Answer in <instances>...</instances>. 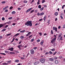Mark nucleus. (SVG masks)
Here are the masks:
<instances>
[{
  "label": "nucleus",
  "instance_id": "nucleus-1",
  "mask_svg": "<svg viewBox=\"0 0 65 65\" xmlns=\"http://www.w3.org/2000/svg\"><path fill=\"white\" fill-rule=\"evenodd\" d=\"M25 25H27V26H30L31 27L32 26V21H27L25 23Z\"/></svg>",
  "mask_w": 65,
  "mask_h": 65
},
{
  "label": "nucleus",
  "instance_id": "nucleus-2",
  "mask_svg": "<svg viewBox=\"0 0 65 65\" xmlns=\"http://www.w3.org/2000/svg\"><path fill=\"white\" fill-rule=\"evenodd\" d=\"M45 61V59L44 58H41L40 60V62H41V63H44Z\"/></svg>",
  "mask_w": 65,
  "mask_h": 65
},
{
  "label": "nucleus",
  "instance_id": "nucleus-3",
  "mask_svg": "<svg viewBox=\"0 0 65 65\" xmlns=\"http://www.w3.org/2000/svg\"><path fill=\"white\" fill-rule=\"evenodd\" d=\"M6 25V23H5L3 24H0V28H2V27H3L4 26H5V25Z\"/></svg>",
  "mask_w": 65,
  "mask_h": 65
},
{
  "label": "nucleus",
  "instance_id": "nucleus-4",
  "mask_svg": "<svg viewBox=\"0 0 65 65\" xmlns=\"http://www.w3.org/2000/svg\"><path fill=\"white\" fill-rule=\"evenodd\" d=\"M30 53L31 54H34V50L32 49L30 50Z\"/></svg>",
  "mask_w": 65,
  "mask_h": 65
},
{
  "label": "nucleus",
  "instance_id": "nucleus-5",
  "mask_svg": "<svg viewBox=\"0 0 65 65\" xmlns=\"http://www.w3.org/2000/svg\"><path fill=\"white\" fill-rule=\"evenodd\" d=\"M32 8H30L29 9H28L26 11V13H27V12H29V11H30V10H32Z\"/></svg>",
  "mask_w": 65,
  "mask_h": 65
},
{
  "label": "nucleus",
  "instance_id": "nucleus-6",
  "mask_svg": "<svg viewBox=\"0 0 65 65\" xmlns=\"http://www.w3.org/2000/svg\"><path fill=\"white\" fill-rule=\"evenodd\" d=\"M53 29L54 30H55L56 32H57V27H53Z\"/></svg>",
  "mask_w": 65,
  "mask_h": 65
},
{
  "label": "nucleus",
  "instance_id": "nucleus-7",
  "mask_svg": "<svg viewBox=\"0 0 65 65\" xmlns=\"http://www.w3.org/2000/svg\"><path fill=\"white\" fill-rule=\"evenodd\" d=\"M22 46H23L22 45H19V46H18V47L19 48V49H20V50H22V48H21V47H22Z\"/></svg>",
  "mask_w": 65,
  "mask_h": 65
},
{
  "label": "nucleus",
  "instance_id": "nucleus-8",
  "mask_svg": "<svg viewBox=\"0 0 65 65\" xmlns=\"http://www.w3.org/2000/svg\"><path fill=\"white\" fill-rule=\"evenodd\" d=\"M56 40V39H55V38H54L51 41V43H53Z\"/></svg>",
  "mask_w": 65,
  "mask_h": 65
},
{
  "label": "nucleus",
  "instance_id": "nucleus-9",
  "mask_svg": "<svg viewBox=\"0 0 65 65\" xmlns=\"http://www.w3.org/2000/svg\"><path fill=\"white\" fill-rule=\"evenodd\" d=\"M8 50H10V51H13V47H11L8 49Z\"/></svg>",
  "mask_w": 65,
  "mask_h": 65
},
{
  "label": "nucleus",
  "instance_id": "nucleus-10",
  "mask_svg": "<svg viewBox=\"0 0 65 65\" xmlns=\"http://www.w3.org/2000/svg\"><path fill=\"white\" fill-rule=\"evenodd\" d=\"M43 42H44V41L43 40H42V41L40 43V44L41 45H42L43 44Z\"/></svg>",
  "mask_w": 65,
  "mask_h": 65
},
{
  "label": "nucleus",
  "instance_id": "nucleus-11",
  "mask_svg": "<svg viewBox=\"0 0 65 65\" xmlns=\"http://www.w3.org/2000/svg\"><path fill=\"white\" fill-rule=\"evenodd\" d=\"M39 61H37L36 62H35L34 63V65H37V64H39Z\"/></svg>",
  "mask_w": 65,
  "mask_h": 65
},
{
  "label": "nucleus",
  "instance_id": "nucleus-12",
  "mask_svg": "<svg viewBox=\"0 0 65 65\" xmlns=\"http://www.w3.org/2000/svg\"><path fill=\"white\" fill-rule=\"evenodd\" d=\"M49 60H50V61H53L54 59V58H49Z\"/></svg>",
  "mask_w": 65,
  "mask_h": 65
},
{
  "label": "nucleus",
  "instance_id": "nucleus-13",
  "mask_svg": "<svg viewBox=\"0 0 65 65\" xmlns=\"http://www.w3.org/2000/svg\"><path fill=\"white\" fill-rule=\"evenodd\" d=\"M55 63L56 64H58V61L57 60H56L55 61Z\"/></svg>",
  "mask_w": 65,
  "mask_h": 65
},
{
  "label": "nucleus",
  "instance_id": "nucleus-14",
  "mask_svg": "<svg viewBox=\"0 0 65 65\" xmlns=\"http://www.w3.org/2000/svg\"><path fill=\"white\" fill-rule=\"evenodd\" d=\"M6 30V29L4 28L2 30H1V32H4V31H5Z\"/></svg>",
  "mask_w": 65,
  "mask_h": 65
},
{
  "label": "nucleus",
  "instance_id": "nucleus-15",
  "mask_svg": "<svg viewBox=\"0 0 65 65\" xmlns=\"http://www.w3.org/2000/svg\"><path fill=\"white\" fill-rule=\"evenodd\" d=\"M55 14L56 16H57V15H58V12H55Z\"/></svg>",
  "mask_w": 65,
  "mask_h": 65
},
{
  "label": "nucleus",
  "instance_id": "nucleus-16",
  "mask_svg": "<svg viewBox=\"0 0 65 65\" xmlns=\"http://www.w3.org/2000/svg\"><path fill=\"white\" fill-rule=\"evenodd\" d=\"M38 8H40V9H41V5H39L38 6Z\"/></svg>",
  "mask_w": 65,
  "mask_h": 65
},
{
  "label": "nucleus",
  "instance_id": "nucleus-17",
  "mask_svg": "<svg viewBox=\"0 0 65 65\" xmlns=\"http://www.w3.org/2000/svg\"><path fill=\"white\" fill-rule=\"evenodd\" d=\"M20 33H18L15 35V36H18V35H19V34H20Z\"/></svg>",
  "mask_w": 65,
  "mask_h": 65
},
{
  "label": "nucleus",
  "instance_id": "nucleus-18",
  "mask_svg": "<svg viewBox=\"0 0 65 65\" xmlns=\"http://www.w3.org/2000/svg\"><path fill=\"white\" fill-rule=\"evenodd\" d=\"M44 13L43 12H42L40 14V15H43Z\"/></svg>",
  "mask_w": 65,
  "mask_h": 65
},
{
  "label": "nucleus",
  "instance_id": "nucleus-19",
  "mask_svg": "<svg viewBox=\"0 0 65 65\" xmlns=\"http://www.w3.org/2000/svg\"><path fill=\"white\" fill-rule=\"evenodd\" d=\"M12 14H15V11H13L11 12Z\"/></svg>",
  "mask_w": 65,
  "mask_h": 65
},
{
  "label": "nucleus",
  "instance_id": "nucleus-20",
  "mask_svg": "<svg viewBox=\"0 0 65 65\" xmlns=\"http://www.w3.org/2000/svg\"><path fill=\"white\" fill-rule=\"evenodd\" d=\"M63 40V37L62 36H61L60 38V40Z\"/></svg>",
  "mask_w": 65,
  "mask_h": 65
},
{
  "label": "nucleus",
  "instance_id": "nucleus-21",
  "mask_svg": "<svg viewBox=\"0 0 65 65\" xmlns=\"http://www.w3.org/2000/svg\"><path fill=\"white\" fill-rule=\"evenodd\" d=\"M43 9H44V7H42L41 9H40V11H42V10H43Z\"/></svg>",
  "mask_w": 65,
  "mask_h": 65
},
{
  "label": "nucleus",
  "instance_id": "nucleus-22",
  "mask_svg": "<svg viewBox=\"0 0 65 65\" xmlns=\"http://www.w3.org/2000/svg\"><path fill=\"white\" fill-rule=\"evenodd\" d=\"M45 2V0H43L42 2V3H44Z\"/></svg>",
  "mask_w": 65,
  "mask_h": 65
},
{
  "label": "nucleus",
  "instance_id": "nucleus-23",
  "mask_svg": "<svg viewBox=\"0 0 65 65\" xmlns=\"http://www.w3.org/2000/svg\"><path fill=\"white\" fill-rule=\"evenodd\" d=\"M0 54H1V55H6V54L4 53H0Z\"/></svg>",
  "mask_w": 65,
  "mask_h": 65
},
{
  "label": "nucleus",
  "instance_id": "nucleus-24",
  "mask_svg": "<svg viewBox=\"0 0 65 65\" xmlns=\"http://www.w3.org/2000/svg\"><path fill=\"white\" fill-rule=\"evenodd\" d=\"M34 39H31V42H33V41H34Z\"/></svg>",
  "mask_w": 65,
  "mask_h": 65
},
{
  "label": "nucleus",
  "instance_id": "nucleus-25",
  "mask_svg": "<svg viewBox=\"0 0 65 65\" xmlns=\"http://www.w3.org/2000/svg\"><path fill=\"white\" fill-rule=\"evenodd\" d=\"M1 3H2V4H5V1H3L1 2Z\"/></svg>",
  "mask_w": 65,
  "mask_h": 65
},
{
  "label": "nucleus",
  "instance_id": "nucleus-26",
  "mask_svg": "<svg viewBox=\"0 0 65 65\" xmlns=\"http://www.w3.org/2000/svg\"><path fill=\"white\" fill-rule=\"evenodd\" d=\"M10 23H11V22L10 21H9L7 22V24H10Z\"/></svg>",
  "mask_w": 65,
  "mask_h": 65
},
{
  "label": "nucleus",
  "instance_id": "nucleus-27",
  "mask_svg": "<svg viewBox=\"0 0 65 65\" xmlns=\"http://www.w3.org/2000/svg\"><path fill=\"white\" fill-rule=\"evenodd\" d=\"M45 20H46V18L45 17H44V20L45 22L46 21Z\"/></svg>",
  "mask_w": 65,
  "mask_h": 65
},
{
  "label": "nucleus",
  "instance_id": "nucleus-28",
  "mask_svg": "<svg viewBox=\"0 0 65 65\" xmlns=\"http://www.w3.org/2000/svg\"><path fill=\"white\" fill-rule=\"evenodd\" d=\"M49 53L50 54H53V52H51V51H49Z\"/></svg>",
  "mask_w": 65,
  "mask_h": 65
},
{
  "label": "nucleus",
  "instance_id": "nucleus-29",
  "mask_svg": "<svg viewBox=\"0 0 65 65\" xmlns=\"http://www.w3.org/2000/svg\"><path fill=\"white\" fill-rule=\"evenodd\" d=\"M24 38V37L23 36H21L20 37V38L21 39H23V38Z\"/></svg>",
  "mask_w": 65,
  "mask_h": 65
},
{
  "label": "nucleus",
  "instance_id": "nucleus-30",
  "mask_svg": "<svg viewBox=\"0 0 65 65\" xmlns=\"http://www.w3.org/2000/svg\"><path fill=\"white\" fill-rule=\"evenodd\" d=\"M15 62H19V60H17L15 61Z\"/></svg>",
  "mask_w": 65,
  "mask_h": 65
},
{
  "label": "nucleus",
  "instance_id": "nucleus-31",
  "mask_svg": "<svg viewBox=\"0 0 65 65\" xmlns=\"http://www.w3.org/2000/svg\"><path fill=\"white\" fill-rule=\"evenodd\" d=\"M32 37V35H30L29 36H28V37H29V38H31V37Z\"/></svg>",
  "mask_w": 65,
  "mask_h": 65
},
{
  "label": "nucleus",
  "instance_id": "nucleus-32",
  "mask_svg": "<svg viewBox=\"0 0 65 65\" xmlns=\"http://www.w3.org/2000/svg\"><path fill=\"white\" fill-rule=\"evenodd\" d=\"M57 58H57V57H54V58L53 59H54V60H56V59H57Z\"/></svg>",
  "mask_w": 65,
  "mask_h": 65
},
{
  "label": "nucleus",
  "instance_id": "nucleus-33",
  "mask_svg": "<svg viewBox=\"0 0 65 65\" xmlns=\"http://www.w3.org/2000/svg\"><path fill=\"white\" fill-rule=\"evenodd\" d=\"M51 50L52 51H55V49L54 48H53V49H51Z\"/></svg>",
  "mask_w": 65,
  "mask_h": 65
},
{
  "label": "nucleus",
  "instance_id": "nucleus-34",
  "mask_svg": "<svg viewBox=\"0 0 65 65\" xmlns=\"http://www.w3.org/2000/svg\"><path fill=\"white\" fill-rule=\"evenodd\" d=\"M51 34H53L54 33H53V31H52V30H51Z\"/></svg>",
  "mask_w": 65,
  "mask_h": 65
},
{
  "label": "nucleus",
  "instance_id": "nucleus-35",
  "mask_svg": "<svg viewBox=\"0 0 65 65\" xmlns=\"http://www.w3.org/2000/svg\"><path fill=\"white\" fill-rule=\"evenodd\" d=\"M24 3H27V1H24Z\"/></svg>",
  "mask_w": 65,
  "mask_h": 65
},
{
  "label": "nucleus",
  "instance_id": "nucleus-36",
  "mask_svg": "<svg viewBox=\"0 0 65 65\" xmlns=\"http://www.w3.org/2000/svg\"><path fill=\"white\" fill-rule=\"evenodd\" d=\"M57 53V52H55V53L53 54V55H56Z\"/></svg>",
  "mask_w": 65,
  "mask_h": 65
},
{
  "label": "nucleus",
  "instance_id": "nucleus-37",
  "mask_svg": "<svg viewBox=\"0 0 65 65\" xmlns=\"http://www.w3.org/2000/svg\"><path fill=\"white\" fill-rule=\"evenodd\" d=\"M39 35H40V36H41V35H42V33L41 32H39Z\"/></svg>",
  "mask_w": 65,
  "mask_h": 65
},
{
  "label": "nucleus",
  "instance_id": "nucleus-38",
  "mask_svg": "<svg viewBox=\"0 0 65 65\" xmlns=\"http://www.w3.org/2000/svg\"><path fill=\"white\" fill-rule=\"evenodd\" d=\"M12 19V17H11L8 18L9 20H11Z\"/></svg>",
  "mask_w": 65,
  "mask_h": 65
},
{
  "label": "nucleus",
  "instance_id": "nucleus-39",
  "mask_svg": "<svg viewBox=\"0 0 65 65\" xmlns=\"http://www.w3.org/2000/svg\"><path fill=\"white\" fill-rule=\"evenodd\" d=\"M34 0H32V2H30L31 4H32V3H33V2H34Z\"/></svg>",
  "mask_w": 65,
  "mask_h": 65
},
{
  "label": "nucleus",
  "instance_id": "nucleus-40",
  "mask_svg": "<svg viewBox=\"0 0 65 65\" xmlns=\"http://www.w3.org/2000/svg\"><path fill=\"white\" fill-rule=\"evenodd\" d=\"M8 27V25H6L5 26V28H7V27Z\"/></svg>",
  "mask_w": 65,
  "mask_h": 65
},
{
  "label": "nucleus",
  "instance_id": "nucleus-41",
  "mask_svg": "<svg viewBox=\"0 0 65 65\" xmlns=\"http://www.w3.org/2000/svg\"><path fill=\"white\" fill-rule=\"evenodd\" d=\"M34 10H32L31 11H30V13H32L33 12H34Z\"/></svg>",
  "mask_w": 65,
  "mask_h": 65
},
{
  "label": "nucleus",
  "instance_id": "nucleus-42",
  "mask_svg": "<svg viewBox=\"0 0 65 65\" xmlns=\"http://www.w3.org/2000/svg\"><path fill=\"white\" fill-rule=\"evenodd\" d=\"M13 8V7L12 6L10 7V9H12Z\"/></svg>",
  "mask_w": 65,
  "mask_h": 65
},
{
  "label": "nucleus",
  "instance_id": "nucleus-43",
  "mask_svg": "<svg viewBox=\"0 0 65 65\" xmlns=\"http://www.w3.org/2000/svg\"><path fill=\"white\" fill-rule=\"evenodd\" d=\"M65 5H63L62 7V9H63L64 8V7H65Z\"/></svg>",
  "mask_w": 65,
  "mask_h": 65
},
{
  "label": "nucleus",
  "instance_id": "nucleus-44",
  "mask_svg": "<svg viewBox=\"0 0 65 65\" xmlns=\"http://www.w3.org/2000/svg\"><path fill=\"white\" fill-rule=\"evenodd\" d=\"M2 21H4V20H5L4 18V17H3V18H2Z\"/></svg>",
  "mask_w": 65,
  "mask_h": 65
},
{
  "label": "nucleus",
  "instance_id": "nucleus-45",
  "mask_svg": "<svg viewBox=\"0 0 65 65\" xmlns=\"http://www.w3.org/2000/svg\"><path fill=\"white\" fill-rule=\"evenodd\" d=\"M54 37H55L54 38L56 39V38H57V36H56V35H54Z\"/></svg>",
  "mask_w": 65,
  "mask_h": 65
},
{
  "label": "nucleus",
  "instance_id": "nucleus-46",
  "mask_svg": "<svg viewBox=\"0 0 65 65\" xmlns=\"http://www.w3.org/2000/svg\"><path fill=\"white\" fill-rule=\"evenodd\" d=\"M11 33H10L9 34H7V36H9V35H11Z\"/></svg>",
  "mask_w": 65,
  "mask_h": 65
},
{
  "label": "nucleus",
  "instance_id": "nucleus-47",
  "mask_svg": "<svg viewBox=\"0 0 65 65\" xmlns=\"http://www.w3.org/2000/svg\"><path fill=\"white\" fill-rule=\"evenodd\" d=\"M49 54V53H48V52H46L45 54V55H47V54Z\"/></svg>",
  "mask_w": 65,
  "mask_h": 65
},
{
  "label": "nucleus",
  "instance_id": "nucleus-48",
  "mask_svg": "<svg viewBox=\"0 0 65 65\" xmlns=\"http://www.w3.org/2000/svg\"><path fill=\"white\" fill-rule=\"evenodd\" d=\"M7 11H8V10H6L5 11V12H7Z\"/></svg>",
  "mask_w": 65,
  "mask_h": 65
},
{
  "label": "nucleus",
  "instance_id": "nucleus-49",
  "mask_svg": "<svg viewBox=\"0 0 65 65\" xmlns=\"http://www.w3.org/2000/svg\"><path fill=\"white\" fill-rule=\"evenodd\" d=\"M31 32H29L28 33V35H30V34H31Z\"/></svg>",
  "mask_w": 65,
  "mask_h": 65
},
{
  "label": "nucleus",
  "instance_id": "nucleus-50",
  "mask_svg": "<svg viewBox=\"0 0 65 65\" xmlns=\"http://www.w3.org/2000/svg\"><path fill=\"white\" fill-rule=\"evenodd\" d=\"M40 41V39H38L37 40V42H39Z\"/></svg>",
  "mask_w": 65,
  "mask_h": 65
},
{
  "label": "nucleus",
  "instance_id": "nucleus-51",
  "mask_svg": "<svg viewBox=\"0 0 65 65\" xmlns=\"http://www.w3.org/2000/svg\"><path fill=\"white\" fill-rule=\"evenodd\" d=\"M5 53H8V51H5Z\"/></svg>",
  "mask_w": 65,
  "mask_h": 65
},
{
  "label": "nucleus",
  "instance_id": "nucleus-52",
  "mask_svg": "<svg viewBox=\"0 0 65 65\" xmlns=\"http://www.w3.org/2000/svg\"><path fill=\"white\" fill-rule=\"evenodd\" d=\"M60 37H61V36L60 35H59L58 36V38H60Z\"/></svg>",
  "mask_w": 65,
  "mask_h": 65
},
{
  "label": "nucleus",
  "instance_id": "nucleus-53",
  "mask_svg": "<svg viewBox=\"0 0 65 65\" xmlns=\"http://www.w3.org/2000/svg\"><path fill=\"white\" fill-rule=\"evenodd\" d=\"M57 20H58V19L57 18H56L55 19V22H56V21H57Z\"/></svg>",
  "mask_w": 65,
  "mask_h": 65
},
{
  "label": "nucleus",
  "instance_id": "nucleus-54",
  "mask_svg": "<svg viewBox=\"0 0 65 65\" xmlns=\"http://www.w3.org/2000/svg\"><path fill=\"white\" fill-rule=\"evenodd\" d=\"M21 59H25V58H24V57H21Z\"/></svg>",
  "mask_w": 65,
  "mask_h": 65
},
{
  "label": "nucleus",
  "instance_id": "nucleus-55",
  "mask_svg": "<svg viewBox=\"0 0 65 65\" xmlns=\"http://www.w3.org/2000/svg\"><path fill=\"white\" fill-rule=\"evenodd\" d=\"M37 47H34V50H36V49H37Z\"/></svg>",
  "mask_w": 65,
  "mask_h": 65
},
{
  "label": "nucleus",
  "instance_id": "nucleus-56",
  "mask_svg": "<svg viewBox=\"0 0 65 65\" xmlns=\"http://www.w3.org/2000/svg\"><path fill=\"white\" fill-rule=\"evenodd\" d=\"M7 29H8V30H10L11 28H10L9 27H8L7 28Z\"/></svg>",
  "mask_w": 65,
  "mask_h": 65
},
{
  "label": "nucleus",
  "instance_id": "nucleus-57",
  "mask_svg": "<svg viewBox=\"0 0 65 65\" xmlns=\"http://www.w3.org/2000/svg\"><path fill=\"white\" fill-rule=\"evenodd\" d=\"M12 25H13V26H15V23H13Z\"/></svg>",
  "mask_w": 65,
  "mask_h": 65
},
{
  "label": "nucleus",
  "instance_id": "nucleus-58",
  "mask_svg": "<svg viewBox=\"0 0 65 65\" xmlns=\"http://www.w3.org/2000/svg\"><path fill=\"white\" fill-rule=\"evenodd\" d=\"M1 38H2V36H0V39H1Z\"/></svg>",
  "mask_w": 65,
  "mask_h": 65
},
{
  "label": "nucleus",
  "instance_id": "nucleus-59",
  "mask_svg": "<svg viewBox=\"0 0 65 65\" xmlns=\"http://www.w3.org/2000/svg\"><path fill=\"white\" fill-rule=\"evenodd\" d=\"M19 20H20V18H18L17 19V20H18V21Z\"/></svg>",
  "mask_w": 65,
  "mask_h": 65
},
{
  "label": "nucleus",
  "instance_id": "nucleus-60",
  "mask_svg": "<svg viewBox=\"0 0 65 65\" xmlns=\"http://www.w3.org/2000/svg\"><path fill=\"white\" fill-rule=\"evenodd\" d=\"M37 15H40V14L39 13H37Z\"/></svg>",
  "mask_w": 65,
  "mask_h": 65
},
{
  "label": "nucleus",
  "instance_id": "nucleus-61",
  "mask_svg": "<svg viewBox=\"0 0 65 65\" xmlns=\"http://www.w3.org/2000/svg\"><path fill=\"white\" fill-rule=\"evenodd\" d=\"M38 25V23H37L35 24V26H37V25Z\"/></svg>",
  "mask_w": 65,
  "mask_h": 65
},
{
  "label": "nucleus",
  "instance_id": "nucleus-62",
  "mask_svg": "<svg viewBox=\"0 0 65 65\" xmlns=\"http://www.w3.org/2000/svg\"><path fill=\"white\" fill-rule=\"evenodd\" d=\"M10 54H13V53L12 52H10Z\"/></svg>",
  "mask_w": 65,
  "mask_h": 65
},
{
  "label": "nucleus",
  "instance_id": "nucleus-63",
  "mask_svg": "<svg viewBox=\"0 0 65 65\" xmlns=\"http://www.w3.org/2000/svg\"><path fill=\"white\" fill-rule=\"evenodd\" d=\"M42 20V19H41L39 20V21H41Z\"/></svg>",
  "mask_w": 65,
  "mask_h": 65
},
{
  "label": "nucleus",
  "instance_id": "nucleus-64",
  "mask_svg": "<svg viewBox=\"0 0 65 65\" xmlns=\"http://www.w3.org/2000/svg\"><path fill=\"white\" fill-rule=\"evenodd\" d=\"M8 6H7L5 7L6 9V8H8Z\"/></svg>",
  "mask_w": 65,
  "mask_h": 65
}]
</instances>
